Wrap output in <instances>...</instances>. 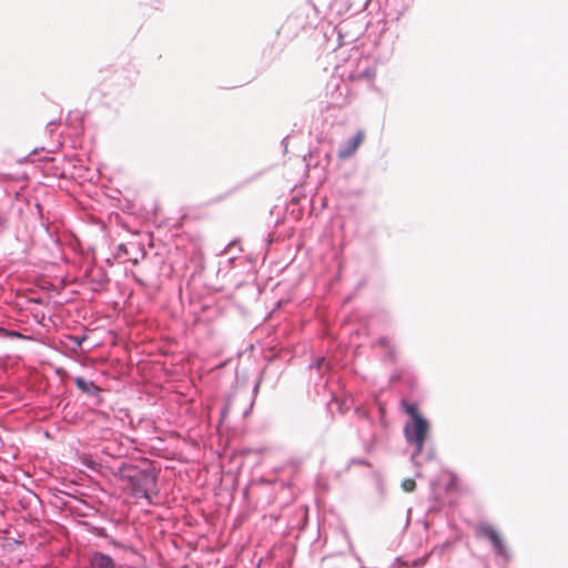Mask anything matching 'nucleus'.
<instances>
[{
    "instance_id": "nucleus-1",
    "label": "nucleus",
    "mask_w": 568,
    "mask_h": 568,
    "mask_svg": "<svg viewBox=\"0 0 568 568\" xmlns=\"http://www.w3.org/2000/svg\"><path fill=\"white\" fill-rule=\"evenodd\" d=\"M125 477L132 483V490L135 496L150 499L149 493L156 478L152 473L132 468Z\"/></svg>"
},
{
    "instance_id": "nucleus-2",
    "label": "nucleus",
    "mask_w": 568,
    "mask_h": 568,
    "mask_svg": "<svg viewBox=\"0 0 568 568\" xmlns=\"http://www.w3.org/2000/svg\"><path fill=\"white\" fill-rule=\"evenodd\" d=\"M407 442L415 445V455L422 453L428 433V423L424 418H416L405 426Z\"/></svg>"
},
{
    "instance_id": "nucleus-3",
    "label": "nucleus",
    "mask_w": 568,
    "mask_h": 568,
    "mask_svg": "<svg viewBox=\"0 0 568 568\" xmlns=\"http://www.w3.org/2000/svg\"><path fill=\"white\" fill-rule=\"evenodd\" d=\"M365 139V132L363 130L357 131L356 135L348 140L345 145L338 151L339 159H348L351 158L357 149L362 145Z\"/></svg>"
},
{
    "instance_id": "nucleus-4",
    "label": "nucleus",
    "mask_w": 568,
    "mask_h": 568,
    "mask_svg": "<svg viewBox=\"0 0 568 568\" xmlns=\"http://www.w3.org/2000/svg\"><path fill=\"white\" fill-rule=\"evenodd\" d=\"M90 568H115V564L110 556L94 552L90 559Z\"/></svg>"
},
{
    "instance_id": "nucleus-5",
    "label": "nucleus",
    "mask_w": 568,
    "mask_h": 568,
    "mask_svg": "<svg viewBox=\"0 0 568 568\" xmlns=\"http://www.w3.org/2000/svg\"><path fill=\"white\" fill-rule=\"evenodd\" d=\"M489 540L491 541L496 552L500 556H506L507 555V549H506V546L499 535V532L496 530L495 534L489 538Z\"/></svg>"
},
{
    "instance_id": "nucleus-6",
    "label": "nucleus",
    "mask_w": 568,
    "mask_h": 568,
    "mask_svg": "<svg viewBox=\"0 0 568 568\" xmlns=\"http://www.w3.org/2000/svg\"><path fill=\"white\" fill-rule=\"evenodd\" d=\"M489 540L491 541L496 552L500 556H506L507 555V549H506V546L499 535V532L496 530L495 534L489 538Z\"/></svg>"
},
{
    "instance_id": "nucleus-7",
    "label": "nucleus",
    "mask_w": 568,
    "mask_h": 568,
    "mask_svg": "<svg viewBox=\"0 0 568 568\" xmlns=\"http://www.w3.org/2000/svg\"><path fill=\"white\" fill-rule=\"evenodd\" d=\"M74 383L79 389L89 394L98 389L93 382L87 381L83 377H77Z\"/></svg>"
},
{
    "instance_id": "nucleus-8",
    "label": "nucleus",
    "mask_w": 568,
    "mask_h": 568,
    "mask_svg": "<svg viewBox=\"0 0 568 568\" xmlns=\"http://www.w3.org/2000/svg\"><path fill=\"white\" fill-rule=\"evenodd\" d=\"M496 529L488 524H479L476 526V535L478 537L490 538Z\"/></svg>"
},
{
    "instance_id": "nucleus-9",
    "label": "nucleus",
    "mask_w": 568,
    "mask_h": 568,
    "mask_svg": "<svg viewBox=\"0 0 568 568\" xmlns=\"http://www.w3.org/2000/svg\"><path fill=\"white\" fill-rule=\"evenodd\" d=\"M403 407H404L405 412L412 417L413 420H416V418H423L418 414V408L415 404L403 402Z\"/></svg>"
},
{
    "instance_id": "nucleus-10",
    "label": "nucleus",
    "mask_w": 568,
    "mask_h": 568,
    "mask_svg": "<svg viewBox=\"0 0 568 568\" xmlns=\"http://www.w3.org/2000/svg\"><path fill=\"white\" fill-rule=\"evenodd\" d=\"M402 488L406 493H412L416 488V481L414 479H412V478H406L402 483Z\"/></svg>"
},
{
    "instance_id": "nucleus-11",
    "label": "nucleus",
    "mask_w": 568,
    "mask_h": 568,
    "mask_svg": "<svg viewBox=\"0 0 568 568\" xmlns=\"http://www.w3.org/2000/svg\"><path fill=\"white\" fill-rule=\"evenodd\" d=\"M377 344H378V345H381V346H383V347H388V346H389V344H390V341H389V338H387V337H382V338H379V339L377 341Z\"/></svg>"
}]
</instances>
